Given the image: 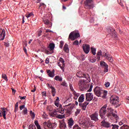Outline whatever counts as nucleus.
<instances>
[{"instance_id":"nucleus-31","label":"nucleus","mask_w":129,"mask_h":129,"mask_svg":"<svg viewBox=\"0 0 129 129\" xmlns=\"http://www.w3.org/2000/svg\"><path fill=\"white\" fill-rule=\"evenodd\" d=\"M55 116H56L57 118H59L60 119H62V118H64V117H65V115L58 114L57 113V114H56Z\"/></svg>"},{"instance_id":"nucleus-53","label":"nucleus","mask_w":129,"mask_h":129,"mask_svg":"<svg viewBox=\"0 0 129 129\" xmlns=\"http://www.w3.org/2000/svg\"><path fill=\"white\" fill-rule=\"evenodd\" d=\"M104 72L105 73H106V72H108V66L104 68Z\"/></svg>"},{"instance_id":"nucleus-6","label":"nucleus","mask_w":129,"mask_h":129,"mask_svg":"<svg viewBox=\"0 0 129 129\" xmlns=\"http://www.w3.org/2000/svg\"><path fill=\"white\" fill-rule=\"evenodd\" d=\"M107 107V105H104L99 110V115L102 119H104L105 118V114H106V108Z\"/></svg>"},{"instance_id":"nucleus-47","label":"nucleus","mask_w":129,"mask_h":129,"mask_svg":"<svg viewBox=\"0 0 129 129\" xmlns=\"http://www.w3.org/2000/svg\"><path fill=\"white\" fill-rule=\"evenodd\" d=\"M61 85H62V86H65L66 87H67L68 86L67 83L65 81H63V82L61 83Z\"/></svg>"},{"instance_id":"nucleus-28","label":"nucleus","mask_w":129,"mask_h":129,"mask_svg":"<svg viewBox=\"0 0 129 129\" xmlns=\"http://www.w3.org/2000/svg\"><path fill=\"white\" fill-rule=\"evenodd\" d=\"M48 48L50 51H53L55 49V44L53 43H50Z\"/></svg>"},{"instance_id":"nucleus-26","label":"nucleus","mask_w":129,"mask_h":129,"mask_svg":"<svg viewBox=\"0 0 129 129\" xmlns=\"http://www.w3.org/2000/svg\"><path fill=\"white\" fill-rule=\"evenodd\" d=\"M63 51H64L66 53L69 52V46L67 43H66L63 46Z\"/></svg>"},{"instance_id":"nucleus-5","label":"nucleus","mask_w":129,"mask_h":129,"mask_svg":"<svg viewBox=\"0 0 129 129\" xmlns=\"http://www.w3.org/2000/svg\"><path fill=\"white\" fill-rule=\"evenodd\" d=\"M80 37V34L78 31H73L71 32L69 35V39H70L71 41H74V40H76V39H78V38Z\"/></svg>"},{"instance_id":"nucleus-15","label":"nucleus","mask_w":129,"mask_h":129,"mask_svg":"<svg viewBox=\"0 0 129 129\" xmlns=\"http://www.w3.org/2000/svg\"><path fill=\"white\" fill-rule=\"evenodd\" d=\"M44 125H47V127L49 129H53L55 128L56 126H57V125L55 123H47V122H44L43 123Z\"/></svg>"},{"instance_id":"nucleus-62","label":"nucleus","mask_w":129,"mask_h":129,"mask_svg":"<svg viewBox=\"0 0 129 129\" xmlns=\"http://www.w3.org/2000/svg\"><path fill=\"white\" fill-rule=\"evenodd\" d=\"M47 86L49 87V88L52 89V87H53V86H51L49 84H47Z\"/></svg>"},{"instance_id":"nucleus-52","label":"nucleus","mask_w":129,"mask_h":129,"mask_svg":"<svg viewBox=\"0 0 129 129\" xmlns=\"http://www.w3.org/2000/svg\"><path fill=\"white\" fill-rule=\"evenodd\" d=\"M47 114H46V113L45 112H43V114L42 115V117L43 118H45V119H46V118H47Z\"/></svg>"},{"instance_id":"nucleus-59","label":"nucleus","mask_w":129,"mask_h":129,"mask_svg":"<svg viewBox=\"0 0 129 129\" xmlns=\"http://www.w3.org/2000/svg\"><path fill=\"white\" fill-rule=\"evenodd\" d=\"M4 45L5 46H6V47H9L10 46V43L8 42H5L4 43Z\"/></svg>"},{"instance_id":"nucleus-39","label":"nucleus","mask_w":129,"mask_h":129,"mask_svg":"<svg viewBox=\"0 0 129 129\" xmlns=\"http://www.w3.org/2000/svg\"><path fill=\"white\" fill-rule=\"evenodd\" d=\"M111 126H113L112 129H115V128L118 129V127H119V126H118V125L113 124H112Z\"/></svg>"},{"instance_id":"nucleus-63","label":"nucleus","mask_w":129,"mask_h":129,"mask_svg":"<svg viewBox=\"0 0 129 129\" xmlns=\"http://www.w3.org/2000/svg\"><path fill=\"white\" fill-rule=\"evenodd\" d=\"M59 97H57L55 101L54 102H59Z\"/></svg>"},{"instance_id":"nucleus-50","label":"nucleus","mask_w":129,"mask_h":129,"mask_svg":"<svg viewBox=\"0 0 129 129\" xmlns=\"http://www.w3.org/2000/svg\"><path fill=\"white\" fill-rule=\"evenodd\" d=\"M23 113L24 114H27L28 113V109L27 108H25L23 110Z\"/></svg>"},{"instance_id":"nucleus-24","label":"nucleus","mask_w":129,"mask_h":129,"mask_svg":"<svg viewBox=\"0 0 129 129\" xmlns=\"http://www.w3.org/2000/svg\"><path fill=\"white\" fill-rule=\"evenodd\" d=\"M84 99H85V96H84V94H81L79 97L78 102L80 103H82L84 101Z\"/></svg>"},{"instance_id":"nucleus-27","label":"nucleus","mask_w":129,"mask_h":129,"mask_svg":"<svg viewBox=\"0 0 129 129\" xmlns=\"http://www.w3.org/2000/svg\"><path fill=\"white\" fill-rule=\"evenodd\" d=\"M46 110L47 111H49L50 115L52 112H54V110H53V107L51 106H47L46 107Z\"/></svg>"},{"instance_id":"nucleus-60","label":"nucleus","mask_w":129,"mask_h":129,"mask_svg":"<svg viewBox=\"0 0 129 129\" xmlns=\"http://www.w3.org/2000/svg\"><path fill=\"white\" fill-rule=\"evenodd\" d=\"M42 93L43 96H47V93H46V92H43Z\"/></svg>"},{"instance_id":"nucleus-12","label":"nucleus","mask_w":129,"mask_h":129,"mask_svg":"<svg viewBox=\"0 0 129 129\" xmlns=\"http://www.w3.org/2000/svg\"><path fill=\"white\" fill-rule=\"evenodd\" d=\"M90 117L91 120L94 121H98L99 119L98 118V113L97 112H95L94 113L90 115Z\"/></svg>"},{"instance_id":"nucleus-49","label":"nucleus","mask_w":129,"mask_h":129,"mask_svg":"<svg viewBox=\"0 0 129 129\" xmlns=\"http://www.w3.org/2000/svg\"><path fill=\"white\" fill-rule=\"evenodd\" d=\"M80 127H79V126L77 124H75L73 127V129H80Z\"/></svg>"},{"instance_id":"nucleus-38","label":"nucleus","mask_w":129,"mask_h":129,"mask_svg":"<svg viewBox=\"0 0 129 129\" xmlns=\"http://www.w3.org/2000/svg\"><path fill=\"white\" fill-rule=\"evenodd\" d=\"M107 110H108V112H109V113H111L112 114V113H113V109L111 107H108Z\"/></svg>"},{"instance_id":"nucleus-23","label":"nucleus","mask_w":129,"mask_h":129,"mask_svg":"<svg viewBox=\"0 0 129 129\" xmlns=\"http://www.w3.org/2000/svg\"><path fill=\"white\" fill-rule=\"evenodd\" d=\"M43 22L45 24V25H46V26H48V28H51V27H52V23H51V22L49 21L47 19H43Z\"/></svg>"},{"instance_id":"nucleus-22","label":"nucleus","mask_w":129,"mask_h":129,"mask_svg":"<svg viewBox=\"0 0 129 129\" xmlns=\"http://www.w3.org/2000/svg\"><path fill=\"white\" fill-rule=\"evenodd\" d=\"M5 37H6V30L5 29H3L2 30V32L0 33V38H1V41L5 40Z\"/></svg>"},{"instance_id":"nucleus-13","label":"nucleus","mask_w":129,"mask_h":129,"mask_svg":"<svg viewBox=\"0 0 129 129\" xmlns=\"http://www.w3.org/2000/svg\"><path fill=\"white\" fill-rule=\"evenodd\" d=\"M93 99V94L92 93H87L86 94V100L87 102L91 101Z\"/></svg>"},{"instance_id":"nucleus-44","label":"nucleus","mask_w":129,"mask_h":129,"mask_svg":"<svg viewBox=\"0 0 129 129\" xmlns=\"http://www.w3.org/2000/svg\"><path fill=\"white\" fill-rule=\"evenodd\" d=\"M19 108V102H17L15 104V111H17L18 110V109Z\"/></svg>"},{"instance_id":"nucleus-33","label":"nucleus","mask_w":129,"mask_h":129,"mask_svg":"<svg viewBox=\"0 0 129 129\" xmlns=\"http://www.w3.org/2000/svg\"><path fill=\"white\" fill-rule=\"evenodd\" d=\"M34 123L37 129H41V126L40 125V124H39V122L38 121V120H35Z\"/></svg>"},{"instance_id":"nucleus-8","label":"nucleus","mask_w":129,"mask_h":129,"mask_svg":"<svg viewBox=\"0 0 129 129\" xmlns=\"http://www.w3.org/2000/svg\"><path fill=\"white\" fill-rule=\"evenodd\" d=\"M72 104L70 103L68 105L64 106V111L68 115H70L72 113V109H73V106H71Z\"/></svg>"},{"instance_id":"nucleus-18","label":"nucleus","mask_w":129,"mask_h":129,"mask_svg":"<svg viewBox=\"0 0 129 129\" xmlns=\"http://www.w3.org/2000/svg\"><path fill=\"white\" fill-rule=\"evenodd\" d=\"M88 104H89V102L85 101L83 103H80L79 105L80 107H81V108H82V109H83V110H85V109H86V107H87V105H88Z\"/></svg>"},{"instance_id":"nucleus-40","label":"nucleus","mask_w":129,"mask_h":129,"mask_svg":"<svg viewBox=\"0 0 129 129\" xmlns=\"http://www.w3.org/2000/svg\"><path fill=\"white\" fill-rule=\"evenodd\" d=\"M30 114L33 119L35 118V113L33 112V111H30Z\"/></svg>"},{"instance_id":"nucleus-19","label":"nucleus","mask_w":129,"mask_h":129,"mask_svg":"<svg viewBox=\"0 0 129 129\" xmlns=\"http://www.w3.org/2000/svg\"><path fill=\"white\" fill-rule=\"evenodd\" d=\"M102 119L103 120L101 122L102 126H103L104 127H106L107 128H108V127L111 126V125H110V123H109L108 122L105 121V119Z\"/></svg>"},{"instance_id":"nucleus-46","label":"nucleus","mask_w":129,"mask_h":129,"mask_svg":"<svg viewBox=\"0 0 129 129\" xmlns=\"http://www.w3.org/2000/svg\"><path fill=\"white\" fill-rule=\"evenodd\" d=\"M66 127V124H61V125L60 126V129H65Z\"/></svg>"},{"instance_id":"nucleus-34","label":"nucleus","mask_w":129,"mask_h":129,"mask_svg":"<svg viewBox=\"0 0 129 129\" xmlns=\"http://www.w3.org/2000/svg\"><path fill=\"white\" fill-rule=\"evenodd\" d=\"M81 111V110H80V109H77L75 112V116H77L78 115V114H79L80 113Z\"/></svg>"},{"instance_id":"nucleus-21","label":"nucleus","mask_w":129,"mask_h":129,"mask_svg":"<svg viewBox=\"0 0 129 129\" xmlns=\"http://www.w3.org/2000/svg\"><path fill=\"white\" fill-rule=\"evenodd\" d=\"M68 127L69 128H72V126L74 125V120L73 118H70L68 121Z\"/></svg>"},{"instance_id":"nucleus-3","label":"nucleus","mask_w":129,"mask_h":129,"mask_svg":"<svg viewBox=\"0 0 129 129\" xmlns=\"http://www.w3.org/2000/svg\"><path fill=\"white\" fill-rule=\"evenodd\" d=\"M94 93L98 97H102L105 98L107 95V91H103L102 89L99 87H96L94 89Z\"/></svg>"},{"instance_id":"nucleus-30","label":"nucleus","mask_w":129,"mask_h":129,"mask_svg":"<svg viewBox=\"0 0 129 129\" xmlns=\"http://www.w3.org/2000/svg\"><path fill=\"white\" fill-rule=\"evenodd\" d=\"M51 93L53 97L56 95V89L54 87L51 88Z\"/></svg>"},{"instance_id":"nucleus-58","label":"nucleus","mask_w":129,"mask_h":129,"mask_svg":"<svg viewBox=\"0 0 129 129\" xmlns=\"http://www.w3.org/2000/svg\"><path fill=\"white\" fill-rule=\"evenodd\" d=\"M54 105L57 107H59V102H54Z\"/></svg>"},{"instance_id":"nucleus-55","label":"nucleus","mask_w":129,"mask_h":129,"mask_svg":"<svg viewBox=\"0 0 129 129\" xmlns=\"http://www.w3.org/2000/svg\"><path fill=\"white\" fill-rule=\"evenodd\" d=\"M45 63H46V64H49V63H50L49 58L47 57V58H46Z\"/></svg>"},{"instance_id":"nucleus-4","label":"nucleus","mask_w":129,"mask_h":129,"mask_svg":"<svg viewBox=\"0 0 129 129\" xmlns=\"http://www.w3.org/2000/svg\"><path fill=\"white\" fill-rule=\"evenodd\" d=\"M64 112H65V106L62 107V106H60L57 109H54V111L51 113V116H55L57 115L58 113H61V114H63Z\"/></svg>"},{"instance_id":"nucleus-17","label":"nucleus","mask_w":129,"mask_h":129,"mask_svg":"<svg viewBox=\"0 0 129 129\" xmlns=\"http://www.w3.org/2000/svg\"><path fill=\"white\" fill-rule=\"evenodd\" d=\"M1 109H2V110H0V117H2V116H3L4 119H7V111H6L7 108H1Z\"/></svg>"},{"instance_id":"nucleus-48","label":"nucleus","mask_w":129,"mask_h":129,"mask_svg":"<svg viewBox=\"0 0 129 129\" xmlns=\"http://www.w3.org/2000/svg\"><path fill=\"white\" fill-rule=\"evenodd\" d=\"M104 85H105V87L108 88L109 86H110V83L107 82L105 83Z\"/></svg>"},{"instance_id":"nucleus-29","label":"nucleus","mask_w":129,"mask_h":129,"mask_svg":"<svg viewBox=\"0 0 129 129\" xmlns=\"http://www.w3.org/2000/svg\"><path fill=\"white\" fill-rule=\"evenodd\" d=\"M91 51L93 55H96V48L93 47H91Z\"/></svg>"},{"instance_id":"nucleus-7","label":"nucleus","mask_w":129,"mask_h":129,"mask_svg":"<svg viewBox=\"0 0 129 129\" xmlns=\"http://www.w3.org/2000/svg\"><path fill=\"white\" fill-rule=\"evenodd\" d=\"M77 76L79 77V78H85L89 82L90 81V77L88 74H85L82 72H79L77 73Z\"/></svg>"},{"instance_id":"nucleus-16","label":"nucleus","mask_w":129,"mask_h":129,"mask_svg":"<svg viewBox=\"0 0 129 129\" xmlns=\"http://www.w3.org/2000/svg\"><path fill=\"white\" fill-rule=\"evenodd\" d=\"M119 102V100L118 99V97H111L110 98V103L114 105L115 104H117Z\"/></svg>"},{"instance_id":"nucleus-2","label":"nucleus","mask_w":129,"mask_h":129,"mask_svg":"<svg viewBox=\"0 0 129 129\" xmlns=\"http://www.w3.org/2000/svg\"><path fill=\"white\" fill-rule=\"evenodd\" d=\"M89 81L85 80H83L79 81L78 86L80 90L81 91H84L85 90H88V92H91L92 91V88H93V85L92 84H89Z\"/></svg>"},{"instance_id":"nucleus-37","label":"nucleus","mask_w":129,"mask_h":129,"mask_svg":"<svg viewBox=\"0 0 129 129\" xmlns=\"http://www.w3.org/2000/svg\"><path fill=\"white\" fill-rule=\"evenodd\" d=\"M2 78L3 79H5V81H8L9 79H8V77H7V75L5 74H2Z\"/></svg>"},{"instance_id":"nucleus-36","label":"nucleus","mask_w":129,"mask_h":129,"mask_svg":"<svg viewBox=\"0 0 129 129\" xmlns=\"http://www.w3.org/2000/svg\"><path fill=\"white\" fill-rule=\"evenodd\" d=\"M26 17L27 19L30 18V17H34V14H33V13H29L28 14L26 15Z\"/></svg>"},{"instance_id":"nucleus-61","label":"nucleus","mask_w":129,"mask_h":129,"mask_svg":"<svg viewBox=\"0 0 129 129\" xmlns=\"http://www.w3.org/2000/svg\"><path fill=\"white\" fill-rule=\"evenodd\" d=\"M19 97H20V99L21 100L26 99V96H23V97L19 96Z\"/></svg>"},{"instance_id":"nucleus-45","label":"nucleus","mask_w":129,"mask_h":129,"mask_svg":"<svg viewBox=\"0 0 129 129\" xmlns=\"http://www.w3.org/2000/svg\"><path fill=\"white\" fill-rule=\"evenodd\" d=\"M73 45H75V46H78L79 45V41L78 40H76L73 42Z\"/></svg>"},{"instance_id":"nucleus-1","label":"nucleus","mask_w":129,"mask_h":129,"mask_svg":"<svg viewBox=\"0 0 129 129\" xmlns=\"http://www.w3.org/2000/svg\"><path fill=\"white\" fill-rule=\"evenodd\" d=\"M101 56L102 57H105L107 60L109 61V62H111L113 61V58H112L111 55L105 52H103L102 53V51L100 50L97 52L96 57L91 56L89 60L91 63H95V62H96V60H97V61H99V60H100V57H101Z\"/></svg>"},{"instance_id":"nucleus-9","label":"nucleus","mask_w":129,"mask_h":129,"mask_svg":"<svg viewBox=\"0 0 129 129\" xmlns=\"http://www.w3.org/2000/svg\"><path fill=\"white\" fill-rule=\"evenodd\" d=\"M85 6L86 9L89 10H92L94 7L93 5V0H87L85 3Z\"/></svg>"},{"instance_id":"nucleus-51","label":"nucleus","mask_w":129,"mask_h":129,"mask_svg":"<svg viewBox=\"0 0 129 129\" xmlns=\"http://www.w3.org/2000/svg\"><path fill=\"white\" fill-rule=\"evenodd\" d=\"M117 2L121 7H123V4L121 2V0H117Z\"/></svg>"},{"instance_id":"nucleus-43","label":"nucleus","mask_w":129,"mask_h":129,"mask_svg":"<svg viewBox=\"0 0 129 129\" xmlns=\"http://www.w3.org/2000/svg\"><path fill=\"white\" fill-rule=\"evenodd\" d=\"M29 129H37V128H36V126L35 125H30L29 126Z\"/></svg>"},{"instance_id":"nucleus-10","label":"nucleus","mask_w":129,"mask_h":129,"mask_svg":"<svg viewBox=\"0 0 129 129\" xmlns=\"http://www.w3.org/2000/svg\"><path fill=\"white\" fill-rule=\"evenodd\" d=\"M59 61L57 62V65L60 67V69L64 72V67H65V60L62 57H59Z\"/></svg>"},{"instance_id":"nucleus-41","label":"nucleus","mask_w":129,"mask_h":129,"mask_svg":"<svg viewBox=\"0 0 129 129\" xmlns=\"http://www.w3.org/2000/svg\"><path fill=\"white\" fill-rule=\"evenodd\" d=\"M41 8H42V9H45L46 8V5H45V4L43 3L40 4L39 9H40Z\"/></svg>"},{"instance_id":"nucleus-42","label":"nucleus","mask_w":129,"mask_h":129,"mask_svg":"<svg viewBox=\"0 0 129 129\" xmlns=\"http://www.w3.org/2000/svg\"><path fill=\"white\" fill-rule=\"evenodd\" d=\"M63 46H64V41H60V45L59 47L62 49L63 48Z\"/></svg>"},{"instance_id":"nucleus-35","label":"nucleus","mask_w":129,"mask_h":129,"mask_svg":"<svg viewBox=\"0 0 129 129\" xmlns=\"http://www.w3.org/2000/svg\"><path fill=\"white\" fill-rule=\"evenodd\" d=\"M100 65L101 66H102V67H107L108 66L107 65V64L106 63H105V62L104 61H102L100 62Z\"/></svg>"},{"instance_id":"nucleus-57","label":"nucleus","mask_w":129,"mask_h":129,"mask_svg":"<svg viewBox=\"0 0 129 129\" xmlns=\"http://www.w3.org/2000/svg\"><path fill=\"white\" fill-rule=\"evenodd\" d=\"M70 88L71 90H72V92H73V91H75L74 89H73V87L72 86V85L70 84Z\"/></svg>"},{"instance_id":"nucleus-14","label":"nucleus","mask_w":129,"mask_h":129,"mask_svg":"<svg viewBox=\"0 0 129 129\" xmlns=\"http://www.w3.org/2000/svg\"><path fill=\"white\" fill-rule=\"evenodd\" d=\"M83 50L85 54H88L90 51V46L88 44H83Z\"/></svg>"},{"instance_id":"nucleus-54","label":"nucleus","mask_w":129,"mask_h":129,"mask_svg":"<svg viewBox=\"0 0 129 129\" xmlns=\"http://www.w3.org/2000/svg\"><path fill=\"white\" fill-rule=\"evenodd\" d=\"M24 108H26V107H25V105H21L20 106V110H23V109H24Z\"/></svg>"},{"instance_id":"nucleus-20","label":"nucleus","mask_w":129,"mask_h":129,"mask_svg":"<svg viewBox=\"0 0 129 129\" xmlns=\"http://www.w3.org/2000/svg\"><path fill=\"white\" fill-rule=\"evenodd\" d=\"M47 73L48 74V75L49 77L53 78L55 76V70H53L51 72L50 70H47Z\"/></svg>"},{"instance_id":"nucleus-64","label":"nucleus","mask_w":129,"mask_h":129,"mask_svg":"<svg viewBox=\"0 0 129 129\" xmlns=\"http://www.w3.org/2000/svg\"><path fill=\"white\" fill-rule=\"evenodd\" d=\"M123 126H124V127H126L125 128V129H129L128 126H127L126 125H123Z\"/></svg>"},{"instance_id":"nucleus-25","label":"nucleus","mask_w":129,"mask_h":129,"mask_svg":"<svg viewBox=\"0 0 129 129\" xmlns=\"http://www.w3.org/2000/svg\"><path fill=\"white\" fill-rule=\"evenodd\" d=\"M73 94L74 95V99L76 100L78 99V97L80 96V93L76 92V91H74L73 92Z\"/></svg>"},{"instance_id":"nucleus-11","label":"nucleus","mask_w":129,"mask_h":129,"mask_svg":"<svg viewBox=\"0 0 129 129\" xmlns=\"http://www.w3.org/2000/svg\"><path fill=\"white\" fill-rule=\"evenodd\" d=\"M107 32L110 34L111 36L113 37V38H116L117 37V35L115 33V30L114 29L112 28V27H109L107 29Z\"/></svg>"},{"instance_id":"nucleus-56","label":"nucleus","mask_w":129,"mask_h":129,"mask_svg":"<svg viewBox=\"0 0 129 129\" xmlns=\"http://www.w3.org/2000/svg\"><path fill=\"white\" fill-rule=\"evenodd\" d=\"M112 116H113V117H115V118H118V116H117V115H116V114L115 113H112Z\"/></svg>"},{"instance_id":"nucleus-32","label":"nucleus","mask_w":129,"mask_h":129,"mask_svg":"<svg viewBox=\"0 0 129 129\" xmlns=\"http://www.w3.org/2000/svg\"><path fill=\"white\" fill-rule=\"evenodd\" d=\"M54 79L56 81H62V80H63V79L61 77H60V76H56Z\"/></svg>"}]
</instances>
